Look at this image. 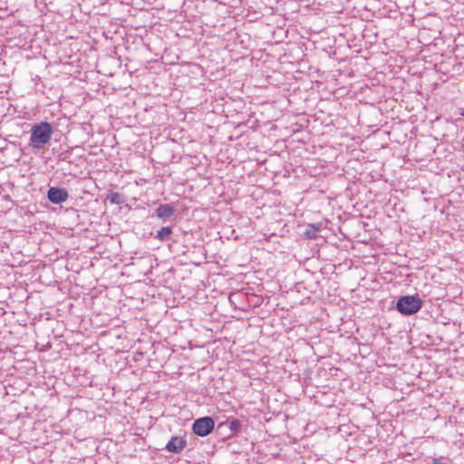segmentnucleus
Returning a JSON list of instances; mask_svg holds the SVG:
<instances>
[{
  "mask_svg": "<svg viewBox=\"0 0 464 464\" xmlns=\"http://www.w3.org/2000/svg\"><path fill=\"white\" fill-rule=\"evenodd\" d=\"M422 301L418 296L404 295L398 299L396 304L397 310L405 315L416 314L420 310Z\"/></svg>",
  "mask_w": 464,
  "mask_h": 464,
  "instance_id": "f03ea898",
  "label": "nucleus"
},
{
  "mask_svg": "<svg viewBox=\"0 0 464 464\" xmlns=\"http://www.w3.org/2000/svg\"><path fill=\"white\" fill-rule=\"evenodd\" d=\"M30 133V144L41 150L51 140L53 128L49 122L41 121L32 126Z\"/></svg>",
  "mask_w": 464,
  "mask_h": 464,
  "instance_id": "f257e3e1",
  "label": "nucleus"
},
{
  "mask_svg": "<svg viewBox=\"0 0 464 464\" xmlns=\"http://www.w3.org/2000/svg\"><path fill=\"white\" fill-rule=\"evenodd\" d=\"M460 115L464 116V107L461 109Z\"/></svg>",
  "mask_w": 464,
  "mask_h": 464,
  "instance_id": "f8f14e48",
  "label": "nucleus"
},
{
  "mask_svg": "<svg viewBox=\"0 0 464 464\" xmlns=\"http://www.w3.org/2000/svg\"><path fill=\"white\" fill-rule=\"evenodd\" d=\"M186 446L187 441L183 438L174 436L167 443L165 449L171 453H179L186 448Z\"/></svg>",
  "mask_w": 464,
  "mask_h": 464,
  "instance_id": "39448f33",
  "label": "nucleus"
},
{
  "mask_svg": "<svg viewBox=\"0 0 464 464\" xmlns=\"http://www.w3.org/2000/svg\"><path fill=\"white\" fill-rule=\"evenodd\" d=\"M69 198L65 188L58 187H51L47 191V198L53 204H61L65 202Z\"/></svg>",
  "mask_w": 464,
  "mask_h": 464,
  "instance_id": "20e7f679",
  "label": "nucleus"
},
{
  "mask_svg": "<svg viewBox=\"0 0 464 464\" xmlns=\"http://www.w3.org/2000/svg\"><path fill=\"white\" fill-rule=\"evenodd\" d=\"M214 427V420L207 416L196 420L192 425V430L196 435L205 437L212 432Z\"/></svg>",
  "mask_w": 464,
  "mask_h": 464,
  "instance_id": "7ed1b4c3",
  "label": "nucleus"
},
{
  "mask_svg": "<svg viewBox=\"0 0 464 464\" xmlns=\"http://www.w3.org/2000/svg\"><path fill=\"white\" fill-rule=\"evenodd\" d=\"M107 198L111 204L120 205L123 203L122 196L117 192L111 193Z\"/></svg>",
  "mask_w": 464,
  "mask_h": 464,
  "instance_id": "6e6552de",
  "label": "nucleus"
},
{
  "mask_svg": "<svg viewBox=\"0 0 464 464\" xmlns=\"http://www.w3.org/2000/svg\"><path fill=\"white\" fill-rule=\"evenodd\" d=\"M171 234L172 229L170 227H163L157 232L156 238L160 241H166L169 239Z\"/></svg>",
  "mask_w": 464,
  "mask_h": 464,
  "instance_id": "0eeeda50",
  "label": "nucleus"
},
{
  "mask_svg": "<svg viewBox=\"0 0 464 464\" xmlns=\"http://www.w3.org/2000/svg\"><path fill=\"white\" fill-rule=\"evenodd\" d=\"M319 232V228L311 225L305 231V235L309 238H315L317 237V234Z\"/></svg>",
  "mask_w": 464,
  "mask_h": 464,
  "instance_id": "1a4fd4ad",
  "label": "nucleus"
},
{
  "mask_svg": "<svg viewBox=\"0 0 464 464\" xmlns=\"http://www.w3.org/2000/svg\"><path fill=\"white\" fill-rule=\"evenodd\" d=\"M442 460H443V458H442V457H440V458H433V459H432V462H431V463H432V464H442V463H443V462H442Z\"/></svg>",
  "mask_w": 464,
  "mask_h": 464,
  "instance_id": "9b49d317",
  "label": "nucleus"
},
{
  "mask_svg": "<svg viewBox=\"0 0 464 464\" xmlns=\"http://www.w3.org/2000/svg\"><path fill=\"white\" fill-rule=\"evenodd\" d=\"M229 428L234 432H238L241 429V422L238 420H232L229 421Z\"/></svg>",
  "mask_w": 464,
  "mask_h": 464,
  "instance_id": "9d476101",
  "label": "nucleus"
},
{
  "mask_svg": "<svg viewBox=\"0 0 464 464\" xmlns=\"http://www.w3.org/2000/svg\"><path fill=\"white\" fill-rule=\"evenodd\" d=\"M175 213V208L169 204H160L156 209V215L159 218L166 221L169 219Z\"/></svg>",
  "mask_w": 464,
  "mask_h": 464,
  "instance_id": "423d86ee",
  "label": "nucleus"
}]
</instances>
